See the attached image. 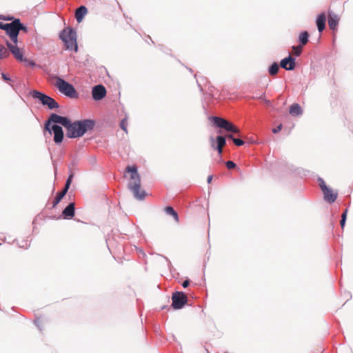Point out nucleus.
Segmentation results:
<instances>
[{"instance_id":"obj_1","label":"nucleus","mask_w":353,"mask_h":353,"mask_svg":"<svg viewBox=\"0 0 353 353\" xmlns=\"http://www.w3.org/2000/svg\"><path fill=\"white\" fill-rule=\"evenodd\" d=\"M3 30L10 37V41H6V46L10 53L18 61L23 60V50L18 47L19 19H14L11 23H4Z\"/></svg>"},{"instance_id":"obj_2","label":"nucleus","mask_w":353,"mask_h":353,"mask_svg":"<svg viewBox=\"0 0 353 353\" xmlns=\"http://www.w3.org/2000/svg\"><path fill=\"white\" fill-rule=\"evenodd\" d=\"M124 177L128 179V188L133 192L134 196L138 199H144L145 193L141 190V176L137 167L134 165H128L125 170Z\"/></svg>"},{"instance_id":"obj_3","label":"nucleus","mask_w":353,"mask_h":353,"mask_svg":"<svg viewBox=\"0 0 353 353\" xmlns=\"http://www.w3.org/2000/svg\"><path fill=\"white\" fill-rule=\"evenodd\" d=\"M94 126V121L90 119L77 121L74 123L69 121L66 128V135L69 138L82 137L87 131L92 130Z\"/></svg>"},{"instance_id":"obj_4","label":"nucleus","mask_w":353,"mask_h":353,"mask_svg":"<svg viewBox=\"0 0 353 353\" xmlns=\"http://www.w3.org/2000/svg\"><path fill=\"white\" fill-rule=\"evenodd\" d=\"M59 37L64 43L66 49L77 51V35L72 28H66L63 29L61 32Z\"/></svg>"},{"instance_id":"obj_5","label":"nucleus","mask_w":353,"mask_h":353,"mask_svg":"<svg viewBox=\"0 0 353 353\" xmlns=\"http://www.w3.org/2000/svg\"><path fill=\"white\" fill-rule=\"evenodd\" d=\"M55 86L65 96L72 99L78 98V93L74 86L60 77H56Z\"/></svg>"},{"instance_id":"obj_6","label":"nucleus","mask_w":353,"mask_h":353,"mask_svg":"<svg viewBox=\"0 0 353 353\" xmlns=\"http://www.w3.org/2000/svg\"><path fill=\"white\" fill-rule=\"evenodd\" d=\"M32 95L34 98L39 99L43 105H47L50 109L59 108L58 103L56 102V101L54 99L40 92L34 90L32 93Z\"/></svg>"},{"instance_id":"obj_7","label":"nucleus","mask_w":353,"mask_h":353,"mask_svg":"<svg viewBox=\"0 0 353 353\" xmlns=\"http://www.w3.org/2000/svg\"><path fill=\"white\" fill-rule=\"evenodd\" d=\"M70 119H68L67 117H64L60 115H58L57 114L52 113L48 121L45 125V128L46 130L49 132L50 134H51V130H50V123H59L62 125H63L65 128L69 125Z\"/></svg>"},{"instance_id":"obj_8","label":"nucleus","mask_w":353,"mask_h":353,"mask_svg":"<svg viewBox=\"0 0 353 353\" xmlns=\"http://www.w3.org/2000/svg\"><path fill=\"white\" fill-rule=\"evenodd\" d=\"M319 185L323 193L325 200L329 203L334 202L337 198V193L329 188L323 179H320Z\"/></svg>"},{"instance_id":"obj_9","label":"nucleus","mask_w":353,"mask_h":353,"mask_svg":"<svg viewBox=\"0 0 353 353\" xmlns=\"http://www.w3.org/2000/svg\"><path fill=\"white\" fill-rule=\"evenodd\" d=\"M172 307L178 310L182 308L187 303L188 298L183 292H174L172 296Z\"/></svg>"},{"instance_id":"obj_10","label":"nucleus","mask_w":353,"mask_h":353,"mask_svg":"<svg viewBox=\"0 0 353 353\" xmlns=\"http://www.w3.org/2000/svg\"><path fill=\"white\" fill-rule=\"evenodd\" d=\"M212 119L214 124L219 128H223L228 132H230L232 129L233 123L231 122L218 117H213Z\"/></svg>"},{"instance_id":"obj_11","label":"nucleus","mask_w":353,"mask_h":353,"mask_svg":"<svg viewBox=\"0 0 353 353\" xmlns=\"http://www.w3.org/2000/svg\"><path fill=\"white\" fill-rule=\"evenodd\" d=\"M92 94L94 100L99 101L105 96L106 90L103 85H98L92 88Z\"/></svg>"},{"instance_id":"obj_12","label":"nucleus","mask_w":353,"mask_h":353,"mask_svg":"<svg viewBox=\"0 0 353 353\" xmlns=\"http://www.w3.org/2000/svg\"><path fill=\"white\" fill-rule=\"evenodd\" d=\"M211 146L214 149L218 150V152L221 154L223 152V148L225 146L226 141L225 139L222 136H218L216 138L217 145L215 146V141L213 137L210 138Z\"/></svg>"},{"instance_id":"obj_13","label":"nucleus","mask_w":353,"mask_h":353,"mask_svg":"<svg viewBox=\"0 0 353 353\" xmlns=\"http://www.w3.org/2000/svg\"><path fill=\"white\" fill-rule=\"evenodd\" d=\"M51 132H54V141L56 143H61L63 139V132L62 128L58 125H52L50 128Z\"/></svg>"},{"instance_id":"obj_14","label":"nucleus","mask_w":353,"mask_h":353,"mask_svg":"<svg viewBox=\"0 0 353 353\" xmlns=\"http://www.w3.org/2000/svg\"><path fill=\"white\" fill-rule=\"evenodd\" d=\"M340 17L332 11H328V25L331 30H335L337 28Z\"/></svg>"},{"instance_id":"obj_15","label":"nucleus","mask_w":353,"mask_h":353,"mask_svg":"<svg viewBox=\"0 0 353 353\" xmlns=\"http://www.w3.org/2000/svg\"><path fill=\"white\" fill-rule=\"evenodd\" d=\"M280 65L281 68L287 70H292L295 68V59L292 58L290 55L288 57H286L281 60L280 63Z\"/></svg>"},{"instance_id":"obj_16","label":"nucleus","mask_w":353,"mask_h":353,"mask_svg":"<svg viewBox=\"0 0 353 353\" xmlns=\"http://www.w3.org/2000/svg\"><path fill=\"white\" fill-rule=\"evenodd\" d=\"M75 214L74 203H70L63 211L62 214L64 219H72Z\"/></svg>"},{"instance_id":"obj_17","label":"nucleus","mask_w":353,"mask_h":353,"mask_svg":"<svg viewBox=\"0 0 353 353\" xmlns=\"http://www.w3.org/2000/svg\"><path fill=\"white\" fill-rule=\"evenodd\" d=\"M326 21V15L325 13L319 14L316 19V26L319 32H322L325 29Z\"/></svg>"},{"instance_id":"obj_18","label":"nucleus","mask_w":353,"mask_h":353,"mask_svg":"<svg viewBox=\"0 0 353 353\" xmlns=\"http://www.w3.org/2000/svg\"><path fill=\"white\" fill-rule=\"evenodd\" d=\"M87 8L83 6H81L77 8L75 12V17L79 23L82 21L84 16L87 14Z\"/></svg>"},{"instance_id":"obj_19","label":"nucleus","mask_w":353,"mask_h":353,"mask_svg":"<svg viewBox=\"0 0 353 353\" xmlns=\"http://www.w3.org/2000/svg\"><path fill=\"white\" fill-rule=\"evenodd\" d=\"M290 113L298 116L302 113L301 108L298 103H293L290 108Z\"/></svg>"},{"instance_id":"obj_20","label":"nucleus","mask_w":353,"mask_h":353,"mask_svg":"<svg viewBox=\"0 0 353 353\" xmlns=\"http://www.w3.org/2000/svg\"><path fill=\"white\" fill-rule=\"evenodd\" d=\"M165 212L168 215H170L173 217L174 220L178 223L179 222V216L177 212L174 210V208L171 206H168L165 208Z\"/></svg>"},{"instance_id":"obj_21","label":"nucleus","mask_w":353,"mask_h":353,"mask_svg":"<svg viewBox=\"0 0 353 353\" xmlns=\"http://www.w3.org/2000/svg\"><path fill=\"white\" fill-rule=\"evenodd\" d=\"M10 52L8 48L0 44V60L8 58L10 56Z\"/></svg>"},{"instance_id":"obj_22","label":"nucleus","mask_w":353,"mask_h":353,"mask_svg":"<svg viewBox=\"0 0 353 353\" xmlns=\"http://www.w3.org/2000/svg\"><path fill=\"white\" fill-rule=\"evenodd\" d=\"M309 34L307 31L301 32L299 35V39L302 46L307 44L308 42Z\"/></svg>"},{"instance_id":"obj_23","label":"nucleus","mask_w":353,"mask_h":353,"mask_svg":"<svg viewBox=\"0 0 353 353\" xmlns=\"http://www.w3.org/2000/svg\"><path fill=\"white\" fill-rule=\"evenodd\" d=\"M279 70V65L276 63H274L269 69V72L271 75H275L278 73Z\"/></svg>"},{"instance_id":"obj_24","label":"nucleus","mask_w":353,"mask_h":353,"mask_svg":"<svg viewBox=\"0 0 353 353\" xmlns=\"http://www.w3.org/2000/svg\"><path fill=\"white\" fill-rule=\"evenodd\" d=\"M228 138H230V139H232L234 143L236 145V146H241L242 145H243L244 142L243 140L240 139H236V138H234L232 134H229L227 136Z\"/></svg>"},{"instance_id":"obj_25","label":"nucleus","mask_w":353,"mask_h":353,"mask_svg":"<svg viewBox=\"0 0 353 353\" xmlns=\"http://www.w3.org/2000/svg\"><path fill=\"white\" fill-rule=\"evenodd\" d=\"M302 48L303 46L301 45H299L298 46H293V53L297 57L299 56L302 52Z\"/></svg>"},{"instance_id":"obj_26","label":"nucleus","mask_w":353,"mask_h":353,"mask_svg":"<svg viewBox=\"0 0 353 353\" xmlns=\"http://www.w3.org/2000/svg\"><path fill=\"white\" fill-rule=\"evenodd\" d=\"M347 210L346 209L344 212L341 215V220L340 221V224H341V226L342 228H344L345 225V221H346V218H347Z\"/></svg>"},{"instance_id":"obj_27","label":"nucleus","mask_w":353,"mask_h":353,"mask_svg":"<svg viewBox=\"0 0 353 353\" xmlns=\"http://www.w3.org/2000/svg\"><path fill=\"white\" fill-rule=\"evenodd\" d=\"M127 125H128L127 119H122L120 123V128L126 133H128Z\"/></svg>"},{"instance_id":"obj_28","label":"nucleus","mask_w":353,"mask_h":353,"mask_svg":"<svg viewBox=\"0 0 353 353\" xmlns=\"http://www.w3.org/2000/svg\"><path fill=\"white\" fill-rule=\"evenodd\" d=\"M63 196L60 193H57L54 201H53V207H55L63 199Z\"/></svg>"},{"instance_id":"obj_29","label":"nucleus","mask_w":353,"mask_h":353,"mask_svg":"<svg viewBox=\"0 0 353 353\" xmlns=\"http://www.w3.org/2000/svg\"><path fill=\"white\" fill-rule=\"evenodd\" d=\"M20 30H22L24 32H28V28L26 26H25L24 25H23L21 23L20 19H19V32Z\"/></svg>"},{"instance_id":"obj_30","label":"nucleus","mask_w":353,"mask_h":353,"mask_svg":"<svg viewBox=\"0 0 353 353\" xmlns=\"http://www.w3.org/2000/svg\"><path fill=\"white\" fill-rule=\"evenodd\" d=\"M21 62L27 63L28 65L30 67H34L35 65V63L33 61L28 60L26 58L23 57V60Z\"/></svg>"},{"instance_id":"obj_31","label":"nucleus","mask_w":353,"mask_h":353,"mask_svg":"<svg viewBox=\"0 0 353 353\" xmlns=\"http://www.w3.org/2000/svg\"><path fill=\"white\" fill-rule=\"evenodd\" d=\"M226 166L230 170L236 167V164L233 161H228L226 162Z\"/></svg>"},{"instance_id":"obj_32","label":"nucleus","mask_w":353,"mask_h":353,"mask_svg":"<svg viewBox=\"0 0 353 353\" xmlns=\"http://www.w3.org/2000/svg\"><path fill=\"white\" fill-rule=\"evenodd\" d=\"M283 128V125L282 124H279L276 128L272 129V132L273 133H278L279 132H280L281 130Z\"/></svg>"},{"instance_id":"obj_33","label":"nucleus","mask_w":353,"mask_h":353,"mask_svg":"<svg viewBox=\"0 0 353 353\" xmlns=\"http://www.w3.org/2000/svg\"><path fill=\"white\" fill-rule=\"evenodd\" d=\"M72 178H73V174H71L68 176V179H67V181H66V183H65V185H66V186H68V187H69V188H70V184H71V182H72Z\"/></svg>"},{"instance_id":"obj_34","label":"nucleus","mask_w":353,"mask_h":353,"mask_svg":"<svg viewBox=\"0 0 353 353\" xmlns=\"http://www.w3.org/2000/svg\"><path fill=\"white\" fill-rule=\"evenodd\" d=\"M230 132H232L233 133H236V134H239L240 133L239 129L236 126H235L234 125H233L232 129L231 130Z\"/></svg>"},{"instance_id":"obj_35","label":"nucleus","mask_w":353,"mask_h":353,"mask_svg":"<svg viewBox=\"0 0 353 353\" xmlns=\"http://www.w3.org/2000/svg\"><path fill=\"white\" fill-rule=\"evenodd\" d=\"M68 189H69V187L65 185L64 189L61 192H60V193L64 196L65 195V194L67 193Z\"/></svg>"},{"instance_id":"obj_36","label":"nucleus","mask_w":353,"mask_h":353,"mask_svg":"<svg viewBox=\"0 0 353 353\" xmlns=\"http://www.w3.org/2000/svg\"><path fill=\"white\" fill-rule=\"evenodd\" d=\"M1 76H2V78L3 80L6 81H10V79L8 77L7 74H4V73H2L1 74Z\"/></svg>"},{"instance_id":"obj_37","label":"nucleus","mask_w":353,"mask_h":353,"mask_svg":"<svg viewBox=\"0 0 353 353\" xmlns=\"http://www.w3.org/2000/svg\"><path fill=\"white\" fill-rule=\"evenodd\" d=\"M259 99H263V100H264V102H265L268 105H271V102H270V101L267 100V99H263V96H261Z\"/></svg>"},{"instance_id":"obj_38","label":"nucleus","mask_w":353,"mask_h":353,"mask_svg":"<svg viewBox=\"0 0 353 353\" xmlns=\"http://www.w3.org/2000/svg\"><path fill=\"white\" fill-rule=\"evenodd\" d=\"M182 285L183 288H187L189 285V281L188 280L184 281L183 283H182Z\"/></svg>"},{"instance_id":"obj_39","label":"nucleus","mask_w":353,"mask_h":353,"mask_svg":"<svg viewBox=\"0 0 353 353\" xmlns=\"http://www.w3.org/2000/svg\"><path fill=\"white\" fill-rule=\"evenodd\" d=\"M212 175L208 176V179H207L208 183H211V181H212Z\"/></svg>"},{"instance_id":"obj_40","label":"nucleus","mask_w":353,"mask_h":353,"mask_svg":"<svg viewBox=\"0 0 353 353\" xmlns=\"http://www.w3.org/2000/svg\"><path fill=\"white\" fill-rule=\"evenodd\" d=\"M3 25H4V23H3L0 22V29H2V30H3Z\"/></svg>"}]
</instances>
